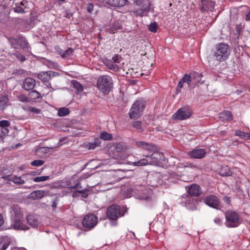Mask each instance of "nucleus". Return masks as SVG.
Returning <instances> with one entry per match:
<instances>
[{
    "instance_id": "nucleus-29",
    "label": "nucleus",
    "mask_w": 250,
    "mask_h": 250,
    "mask_svg": "<svg viewBox=\"0 0 250 250\" xmlns=\"http://www.w3.org/2000/svg\"><path fill=\"white\" fill-rule=\"evenodd\" d=\"M104 63L108 68L114 71L118 70V66L117 64L114 63L112 61L106 60L104 62Z\"/></svg>"
},
{
    "instance_id": "nucleus-62",
    "label": "nucleus",
    "mask_w": 250,
    "mask_h": 250,
    "mask_svg": "<svg viewBox=\"0 0 250 250\" xmlns=\"http://www.w3.org/2000/svg\"><path fill=\"white\" fill-rule=\"evenodd\" d=\"M245 20L247 21H250V9L246 14Z\"/></svg>"
},
{
    "instance_id": "nucleus-14",
    "label": "nucleus",
    "mask_w": 250,
    "mask_h": 250,
    "mask_svg": "<svg viewBox=\"0 0 250 250\" xmlns=\"http://www.w3.org/2000/svg\"><path fill=\"white\" fill-rule=\"evenodd\" d=\"M10 211L11 218L23 219V214L21 208L17 205H13Z\"/></svg>"
},
{
    "instance_id": "nucleus-21",
    "label": "nucleus",
    "mask_w": 250,
    "mask_h": 250,
    "mask_svg": "<svg viewBox=\"0 0 250 250\" xmlns=\"http://www.w3.org/2000/svg\"><path fill=\"white\" fill-rule=\"evenodd\" d=\"M45 191L42 190H38L32 192L29 195V198L36 200L42 198L45 195Z\"/></svg>"
},
{
    "instance_id": "nucleus-8",
    "label": "nucleus",
    "mask_w": 250,
    "mask_h": 250,
    "mask_svg": "<svg viewBox=\"0 0 250 250\" xmlns=\"http://www.w3.org/2000/svg\"><path fill=\"white\" fill-rule=\"evenodd\" d=\"M147 182L151 187H157L159 185H161L162 181L160 173L157 172L149 173L147 176Z\"/></svg>"
},
{
    "instance_id": "nucleus-4",
    "label": "nucleus",
    "mask_w": 250,
    "mask_h": 250,
    "mask_svg": "<svg viewBox=\"0 0 250 250\" xmlns=\"http://www.w3.org/2000/svg\"><path fill=\"white\" fill-rule=\"evenodd\" d=\"M226 217V226L229 228H235L241 224L240 217L238 213L234 211L229 210L225 213Z\"/></svg>"
},
{
    "instance_id": "nucleus-63",
    "label": "nucleus",
    "mask_w": 250,
    "mask_h": 250,
    "mask_svg": "<svg viewBox=\"0 0 250 250\" xmlns=\"http://www.w3.org/2000/svg\"><path fill=\"white\" fill-rule=\"evenodd\" d=\"M26 3H27V1H22L20 2L19 5H20V6H21V7H23L24 8L26 7L25 4Z\"/></svg>"
},
{
    "instance_id": "nucleus-13",
    "label": "nucleus",
    "mask_w": 250,
    "mask_h": 250,
    "mask_svg": "<svg viewBox=\"0 0 250 250\" xmlns=\"http://www.w3.org/2000/svg\"><path fill=\"white\" fill-rule=\"evenodd\" d=\"M58 74L57 72L52 71H43L38 74V78L43 82H48Z\"/></svg>"
},
{
    "instance_id": "nucleus-26",
    "label": "nucleus",
    "mask_w": 250,
    "mask_h": 250,
    "mask_svg": "<svg viewBox=\"0 0 250 250\" xmlns=\"http://www.w3.org/2000/svg\"><path fill=\"white\" fill-rule=\"evenodd\" d=\"M10 243L7 237L0 238V250H5L9 246Z\"/></svg>"
},
{
    "instance_id": "nucleus-64",
    "label": "nucleus",
    "mask_w": 250,
    "mask_h": 250,
    "mask_svg": "<svg viewBox=\"0 0 250 250\" xmlns=\"http://www.w3.org/2000/svg\"><path fill=\"white\" fill-rule=\"evenodd\" d=\"M4 223V219L2 215L0 214V226H2V225Z\"/></svg>"
},
{
    "instance_id": "nucleus-7",
    "label": "nucleus",
    "mask_w": 250,
    "mask_h": 250,
    "mask_svg": "<svg viewBox=\"0 0 250 250\" xmlns=\"http://www.w3.org/2000/svg\"><path fill=\"white\" fill-rule=\"evenodd\" d=\"M98 222V218L93 214L85 215L83 220V226L87 230H90L95 227Z\"/></svg>"
},
{
    "instance_id": "nucleus-57",
    "label": "nucleus",
    "mask_w": 250,
    "mask_h": 250,
    "mask_svg": "<svg viewBox=\"0 0 250 250\" xmlns=\"http://www.w3.org/2000/svg\"><path fill=\"white\" fill-rule=\"evenodd\" d=\"M70 188L72 189L82 188V186L81 183L80 182H78L75 185L71 186L70 187Z\"/></svg>"
},
{
    "instance_id": "nucleus-9",
    "label": "nucleus",
    "mask_w": 250,
    "mask_h": 250,
    "mask_svg": "<svg viewBox=\"0 0 250 250\" xmlns=\"http://www.w3.org/2000/svg\"><path fill=\"white\" fill-rule=\"evenodd\" d=\"M182 202L185 204L187 208L194 210L197 208L198 202L196 199L188 195H184L182 197Z\"/></svg>"
},
{
    "instance_id": "nucleus-48",
    "label": "nucleus",
    "mask_w": 250,
    "mask_h": 250,
    "mask_svg": "<svg viewBox=\"0 0 250 250\" xmlns=\"http://www.w3.org/2000/svg\"><path fill=\"white\" fill-rule=\"evenodd\" d=\"M73 49L72 48H69L67 50L64 51V53L62 55V58H67L73 53Z\"/></svg>"
},
{
    "instance_id": "nucleus-1",
    "label": "nucleus",
    "mask_w": 250,
    "mask_h": 250,
    "mask_svg": "<svg viewBox=\"0 0 250 250\" xmlns=\"http://www.w3.org/2000/svg\"><path fill=\"white\" fill-rule=\"evenodd\" d=\"M229 46L224 43L216 44L215 50L213 52V57L220 62L226 60L229 55Z\"/></svg>"
},
{
    "instance_id": "nucleus-12",
    "label": "nucleus",
    "mask_w": 250,
    "mask_h": 250,
    "mask_svg": "<svg viewBox=\"0 0 250 250\" xmlns=\"http://www.w3.org/2000/svg\"><path fill=\"white\" fill-rule=\"evenodd\" d=\"M206 154V150L203 148H195L188 152V156L192 159H200L204 158Z\"/></svg>"
},
{
    "instance_id": "nucleus-60",
    "label": "nucleus",
    "mask_w": 250,
    "mask_h": 250,
    "mask_svg": "<svg viewBox=\"0 0 250 250\" xmlns=\"http://www.w3.org/2000/svg\"><path fill=\"white\" fill-rule=\"evenodd\" d=\"M97 146V143H90L89 145V149H94Z\"/></svg>"
},
{
    "instance_id": "nucleus-47",
    "label": "nucleus",
    "mask_w": 250,
    "mask_h": 250,
    "mask_svg": "<svg viewBox=\"0 0 250 250\" xmlns=\"http://www.w3.org/2000/svg\"><path fill=\"white\" fill-rule=\"evenodd\" d=\"M246 133L241 131L239 130H237L235 131V134L236 136L240 137L241 139H245L246 137Z\"/></svg>"
},
{
    "instance_id": "nucleus-27",
    "label": "nucleus",
    "mask_w": 250,
    "mask_h": 250,
    "mask_svg": "<svg viewBox=\"0 0 250 250\" xmlns=\"http://www.w3.org/2000/svg\"><path fill=\"white\" fill-rule=\"evenodd\" d=\"M9 99L7 96L0 97V111L3 110L8 105Z\"/></svg>"
},
{
    "instance_id": "nucleus-33",
    "label": "nucleus",
    "mask_w": 250,
    "mask_h": 250,
    "mask_svg": "<svg viewBox=\"0 0 250 250\" xmlns=\"http://www.w3.org/2000/svg\"><path fill=\"white\" fill-rule=\"evenodd\" d=\"M22 108L24 110L33 112L37 114H40L41 113L40 109L34 107L27 106L25 107H23Z\"/></svg>"
},
{
    "instance_id": "nucleus-51",
    "label": "nucleus",
    "mask_w": 250,
    "mask_h": 250,
    "mask_svg": "<svg viewBox=\"0 0 250 250\" xmlns=\"http://www.w3.org/2000/svg\"><path fill=\"white\" fill-rule=\"evenodd\" d=\"M10 125V123L6 120H2L0 121V127L6 128Z\"/></svg>"
},
{
    "instance_id": "nucleus-32",
    "label": "nucleus",
    "mask_w": 250,
    "mask_h": 250,
    "mask_svg": "<svg viewBox=\"0 0 250 250\" xmlns=\"http://www.w3.org/2000/svg\"><path fill=\"white\" fill-rule=\"evenodd\" d=\"M71 83L73 87L77 89L78 91L81 92L83 90V87L82 85L78 81L76 80H73L71 82Z\"/></svg>"
},
{
    "instance_id": "nucleus-18",
    "label": "nucleus",
    "mask_w": 250,
    "mask_h": 250,
    "mask_svg": "<svg viewBox=\"0 0 250 250\" xmlns=\"http://www.w3.org/2000/svg\"><path fill=\"white\" fill-rule=\"evenodd\" d=\"M36 85V81L31 78H26L23 83L22 87L26 90H30L33 89Z\"/></svg>"
},
{
    "instance_id": "nucleus-52",
    "label": "nucleus",
    "mask_w": 250,
    "mask_h": 250,
    "mask_svg": "<svg viewBox=\"0 0 250 250\" xmlns=\"http://www.w3.org/2000/svg\"><path fill=\"white\" fill-rule=\"evenodd\" d=\"M120 29V25H119V24L118 23H114L112 24L111 26V30L113 33H114V31H116V30Z\"/></svg>"
},
{
    "instance_id": "nucleus-15",
    "label": "nucleus",
    "mask_w": 250,
    "mask_h": 250,
    "mask_svg": "<svg viewBox=\"0 0 250 250\" xmlns=\"http://www.w3.org/2000/svg\"><path fill=\"white\" fill-rule=\"evenodd\" d=\"M188 193L190 196L198 197L202 193V190L201 187L197 184H192L188 189Z\"/></svg>"
},
{
    "instance_id": "nucleus-56",
    "label": "nucleus",
    "mask_w": 250,
    "mask_h": 250,
    "mask_svg": "<svg viewBox=\"0 0 250 250\" xmlns=\"http://www.w3.org/2000/svg\"><path fill=\"white\" fill-rule=\"evenodd\" d=\"M134 1L137 5H140L142 4H144V5L148 2L147 1H145L144 0H134Z\"/></svg>"
},
{
    "instance_id": "nucleus-38",
    "label": "nucleus",
    "mask_w": 250,
    "mask_h": 250,
    "mask_svg": "<svg viewBox=\"0 0 250 250\" xmlns=\"http://www.w3.org/2000/svg\"><path fill=\"white\" fill-rule=\"evenodd\" d=\"M148 164V161L146 159H142L134 163V165L137 166H146Z\"/></svg>"
},
{
    "instance_id": "nucleus-10",
    "label": "nucleus",
    "mask_w": 250,
    "mask_h": 250,
    "mask_svg": "<svg viewBox=\"0 0 250 250\" xmlns=\"http://www.w3.org/2000/svg\"><path fill=\"white\" fill-rule=\"evenodd\" d=\"M11 223L8 227L9 229H14L15 230H26L29 229V228L23 223V219L21 218H11Z\"/></svg>"
},
{
    "instance_id": "nucleus-46",
    "label": "nucleus",
    "mask_w": 250,
    "mask_h": 250,
    "mask_svg": "<svg viewBox=\"0 0 250 250\" xmlns=\"http://www.w3.org/2000/svg\"><path fill=\"white\" fill-rule=\"evenodd\" d=\"M31 97H33L34 99H38L41 98V94L36 90H33L29 93Z\"/></svg>"
},
{
    "instance_id": "nucleus-22",
    "label": "nucleus",
    "mask_w": 250,
    "mask_h": 250,
    "mask_svg": "<svg viewBox=\"0 0 250 250\" xmlns=\"http://www.w3.org/2000/svg\"><path fill=\"white\" fill-rule=\"evenodd\" d=\"M2 178L4 179L13 182L14 183L17 185H22L25 183L24 180L22 179L21 177L17 176L16 175L12 176H7L6 177H3Z\"/></svg>"
},
{
    "instance_id": "nucleus-37",
    "label": "nucleus",
    "mask_w": 250,
    "mask_h": 250,
    "mask_svg": "<svg viewBox=\"0 0 250 250\" xmlns=\"http://www.w3.org/2000/svg\"><path fill=\"white\" fill-rule=\"evenodd\" d=\"M14 11L18 13H24V8L20 6V5L15 4V6L13 8Z\"/></svg>"
},
{
    "instance_id": "nucleus-41",
    "label": "nucleus",
    "mask_w": 250,
    "mask_h": 250,
    "mask_svg": "<svg viewBox=\"0 0 250 250\" xmlns=\"http://www.w3.org/2000/svg\"><path fill=\"white\" fill-rule=\"evenodd\" d=\"M17 98L19 101L22 102H28L29 100L24 94H20L17 96Z\"/></svg>"
},
{
    "instance_id": "nucleus-23",
    "label": "nucleus",
    "mask_w": 250,
    "mask_h": 250,
    "mask_svg": "<svg viewBox=\"0 0 250 250\" xmlns=\"http://www.w3.org/2000/svg\"><path fill=\"white\" fill-rule=\"evenodd\" d=\"M127 2V0H107L108 4L114 7L124 6Z\"/></svg>"
},
{
    "instance_id": "nucleus-31",
    "label": "nucleus",
    "mask_w": 250,
    "mask_h": 250,
    "mask_svg": "<svg viewBox=\"0 0 250 250\" xmlns=\"http://www.w3.org/2000/svg\"><path fill=\"white\" fill-rule=\"evenodd\" d=\"M181 80L184 83H186L189 87L191 86V82H192L191 74H185Z\"/></svg>"
},
{
    "instance_id": "nucleus-28",
    "label": "nucleus",
    "mask_w": 250,
    "mask_h": 250,
    "mask_svg": "<svg viewBox=\"0 0 250 250\" xmlns=\"http://www.w3.org/2000/svg\"><path fill=\"white\" fill-rule=\"evenodd\" d=\"M27 223L33 227H36L38 225V220L33 215H29L26 217Z\"/></svg>"
},
{
    "instance_id": "nucleus-24",
    "label": "nucleus",
    "mask_w": 250,
    "mask_h": 250,
    "mask_svg": "<svg viewBox=\"0 0 250 250\" xmlns=\"http://www.w3.org/2000/svg\"><path fill=\"white\" fill-rule=\"evenodd\" d=\"M191 76L192 78V81L194 84L203 83L204 80H202L203 75L198 72H194L191 73Z\"/></svg>"
},
{
    "instance_id": "nucleus-55",
    "label": "nucleus",
    "mask_w": 250,
    "mask_h": 250,
    "mask_svg": "<svg viewBox=\"0 0 250 250\" xmlns=\"http://www.w3.org/2000/svg\"><path fill=\"white\" fill-rule=\"evenodd\" d=\"M93 8H94V5L92 3H88L87 7V11L89 13H92L93 11Z\"/></svg>"
},
{
    "instance_id": "nucleus-53",
    "label": "nucleus",
    "mask_w": 250,
    "mask_h": 250,
    "mask_svg": "<svg viewBox=\"0 0 250 250\" xmlns=\"http://www.w3.org/2000/svg\"><path fill=\"white\" fill-rule=\"evenodd\" d=\"M184 83L181 80L178 83L177 87V92H181V89L184 87Z\"/></svg>"
},
{
    "instance_id": "nucleus-20",
    "label": "nucleus",
    "mask_w": 250,
    "mask_h": 250,
    "mask_svg": "<svg viewBox=\"0 0 250 250\" xmlns=\"http://www.w3.org/2000/svg\"><path fill=\"white\" fill-rule=\"evenodd\" d=\"M150 5L149 2H147V3L144 4V6H143L142 8L134 11V13L136 15L141 17L147 16L150 10Z\"/></svg>"
},
{
    "instance_id": "nucleus-34",
    "label": "nucleus",
    "mask_w": 250,
    "mask_h": 250,
    "mask_svg": "<svg viewBox=\"0 0 250 250\" xmlns=\"http://www.w3.org/2000/svg\"><path fill=\"white\" fill-rule=\"evenodd\" d=\"M50 178V177L49 176H39L36 177L33 179V180L34 182L38 183L41 182H43L47 181L49 180Z\"/></svg>"
},
{
    "instance_id": "nucleus-40",
    "label": "nucleus",
    "mask_w": 250,
    "mask_h": 250,
    "mask_svg": "<svg viewBox=\"0 0 250 250\" xmlns=\"http://www.w3.org/2000/svg\"><path fill=\"white\" fill-rule=\"evenodd\" d=\"M115 149L117 152H122L125 150V147L122 144H117L115 146Z\"/></svg>"
},
{
    "instance_id": "nucleus-2",
    "label": "nucleus",
    "mask_w": 250,
    "mask_h": 250,
    "mask_svg": "<svg viewBox=\"0 0 250 250\" xmlns=\"http://www.w3.org/2000/svg\"><path fill=\"white\" fill-rule=\"evenodd\" d=\"M97 86L98 89L104 94H108L113 88L112 78L108 75H103L97 80Z\"/></svg>"
},
{
    "instance_id": "nucleus-44",
    "label": "nucleus",
    "mask_w": 250,
    "mask_h": 250,
    "mask_svg": "<svg viewBox=\"0 0 250 250\" xmlns=\"http://www.w3.org/2000/svg\"><path fill=\"white\" fill-rule=\"evenodd\" d=\"M149 30L150 31L155 33L157 31L158 26L155 22L151 23L149 26Z\"/></svg>"
},
{
    "instance_id": "nucleus-45",
    "label": "nucleus",
    "mask_w": 250,
    "mask_h": 250,
    "mask_svg": "<svg viewBox=\"0 0 250 250\" xmlns=\"http://www.w3.org/2000/svg\"><path fill=\"white\" fill-rule=\"evenodd\" d=\"M9 130L7 128L0 127V138L7 135Z\"/></svg>"
},
{
    "instance_id": "nucleus-59",
    "label": "nucleus",
    "mask_w": 250,
    "mask_h": 250,
    "mask_svg": "<svg viewBox=\"0 0 250 250\" xmlns=\"http://www.w3.org/2000/svg\"><path fill=\"white\" fill-rule=\"evenodd\" d=\"M89 177V175L88 174H83L82 176H81L80 178H79V180L81 181V180H83V179H85L88 177Z\"/></svg>"
},
{
    "instance_id": "nucleus-50",
    "label": "nucleus",
    "mask_w": 250,
    "mask_h": 250,
    "mask_svg": "<svg viewBox=\"0 0 250 250\" xmlns=\"http://www.w3.org/2000/svg\"><path fill=\"white\" fill-rule=\"evenodd\" d=\"M132 126L137 129H140L142 127V123L140 121L133 122Z\"/></svg>"
},
{
    "instance_id": "nucleus-3",
    "label": "nucleus",
    "mask_w": 250,
    "mask_h": 250,
    "mask_svg": "<svg viewBox=\"0 0 250 250\" xmlns=\"http://www.w3.org/2000/svg\"><path fill=\"white\" fill-rule=\"evenodd\" d=\"M106 215L109 219L113 221L112 225H116V221L118 218L124 216V213L119 206L113 204L107 208Z\"/></svg>"
},
{
    "instance_id": "nucleus-5",
    "label": "nucleus",
    "mask_w": 250,
    "mask_h": 250,
    "mask_svg": "<svg viewBox=\"0 0 250 250\" xmlns=\"http://www.w3.org/2000/svg\"><path fill=\"white\" fill-rule=\"evenodd\" d=\"M145 107V102L144 101H136L130 109L129 117L132 119L139 118L142 115Z\"/></svg>"
},
{
    "instance_id": "nucleus-43",
    "label": "nucleus",
    "mask_w": 250,
    "mask_h": 250,
    "mask_svg": "<svg viewBox=\"0 0 250 250\" xmlns=\"http://www.w3.org/2000/svg\"><path fill=\"white\" fill-rule=\"evenodd\" d=\"M42 169H43V168H42L41 169L38 170L37 171H31L29 173L23 174L22 176V177H23V178H25V176H27L28 175H32V176H35V175H39L42 172Z\"/></svg>"
},
{
    "instance_id": "nucleus-58",
    "label": "nucleus",
    "mask_w": 250,
    "mask_h": 250,
    "mask_svg": "<svg viewBox=\"0 0 250 250\" xmlns=\"http://www.w3.org/2000/svg\"><path fill=\"white\" fill-rule=\"evenodd\" d=\"M214 222L218 225H221L222 224V220L219 217L215 218L214 220Z\"/></svg>"
},
{
    "instance_id": "nucleus-25",
    "label": "nucleus",
    "mask_w": 250,
    "mask_h": 250,
    "mask_svg": "<svg viewBox=\"0 0 250 250\" xmlns=\"http://www.w3.org/2000/svg\"><path fill=\"white\" fill-rule=\"evenodd\" d=\"M219 118L223 121H230L232 120V114L229 111H224L220 113Z\"/></svg>"
},
{
    "instance_id": "nucleus-19",
    "label": "nucleus",
    "mask_w": 250,
    "mask_h": 250,
    "mask_svg": "<svg viewBox=\"0 0 250 250\" xmlns=\"http://www.w3.org/2000/svg\"><path fill=\"white\" fill-rule=\"evenodd\" d=\"M146 157L147 158L149 157L151 159V161L150 162V163L157 165L163 160L164 156L163 153L155 152L150 155H146Z\"/></svg>"
},
{
    "instance_id": "nucleus-36",
    "label": "nucleus",
    "mask_w": 250,
    "mask_h": 250,
    "mask_svg": "<svg viewBox=\"0 0 250 250\" xmlns=\"http://www.w3.org/2000/svg\"><path fill=\"white\" fill-rule=\"evenodd\" d=\"M100 138L104 140H110L112 139V135L111 134L104 131L101 134Z\"/></svg>"
},
{
    "instance_id": "nucleus-11",
    "label": "nucleus",
    "mask_w": 250,
    "mask_h": 250,
    "mask_svg": "<svg viewBox=\"0 0 250 250\" xmlns=\"http://www.w3.org/2000/svg\"><path fill=\"white\" fill-rule=\"evenodd\" d=\"M204 202L208 206L215 209H218L220 206L219 198L214 195H209L204 198Z\"/></svg>"
},
{
    "instance_id": "nucleus-61",
    "label": "nucleus",
    "mask_w": 250,
    "mask_h": 250,
    "mask_svg": "<svg viewBox=\"0 0 250 250\" xmlns=\"http://www.w3.org/2000/svg\"><path fill=\"white\" fill-rule=\"evenodd\" d=\"M224 200L228 204H229L230 203V202H231L230 199V197H227V196H225V197H224Z\"/></svg>"
},
{
    "instance_id": "nucleus-35",
    "label": "nucleus",
    "mask_w": 250,
    "mask_h": 250,
    "mask_svg": "<svg viewBox=\"0 0 250 250\" xmlns=\"http://www.w3.org/2000/svg\"><path fill=\"white\" fill-rule=\"evenodd\" d=\"M44 63L47 65L48 67H49L50 68H56L57 66H58V64L57 63L54 62H52V61H49V60H46L44 62Z\"/></svg>"
},
{
    "instance_id": "nucleus-39",
    "label": "nucleus",
    "mask_w": 250,
    "mask_h": 250,
    "mask_svg": "<svg viewBox=\"0 0 250 250\" xmlns=\"http://www.w3.org/2000/svg\"><path fill=\"white\" fill-rule=\"evenodd\" d=\"M225 171L223 172V169L221 170L220 174L223 176H229L231 175V172L229 170V167L227 166H226L224 167Z\"/></svg>"
},
{
    "instance_id": "nucleus-17",
    "label": "nucleus",
    "mask_w": 250,
    "mask_h": 250,
    "mask_svg": "<svg viewBox=\"0 0 250 250\" xmlns=\"http://www.w3.org/2000/svg\"><path fill=\"white\" fill-rule=\"evenodd\" d=\"M214 7V2L211 0H202L201 9L204 11H212Z\"/></svg>"
},
{
    "instance_id": "nucleus-54",
    "label": "nucleus",
    "mask_w": 250,
    "mask_h": 250,
    "mask_svg": "<svg viewBox=\"0 0 250 250\" xmlns=\"http://www.w3.org/2000/svg\"><path fill=\"white\" fill-rule=\"evenodd\" d=\"M121 57L119 56L118 55H114L113 58L112 60L114 62L119 63L121 61Z\"/></svg>"
},
{
    "instance_id": "nucleus-42",
    "label": "nucleus",
    "mask_w": 250,
    "mask_h": 250,
    "mask_svg": "<svg viewBox=\"0 0 250 250\" xmlns=\"http://www.w3.org/2000/svg\"><path fill=\"white\" fill-rule=\"evenodd\" d=\"M44 163L43 160H36L31 163V165L34 167H40L42 166Z\"/></svg>"
},
{
    "instance_id": "nucleus-16",
    "label": "nucleus",
    "mask_w": 250,
    "mask_h": 250,
    "mask_svg": "<svg viewBox=\"0 0 250 250\" xmlns=\"http://www.w3.org/2000/svg\"><path fill=\"white\" fill-rule=\"evenodd\" d=\"M135 145L138 147L144 150L152 152L155 150V146L151 143H148L143 141H137Z\"/></svg>"
},
{
    "instance_id": "nucleus-49",
    "label": "nucleus",
    "mask_w": 250,
    "mask_h": 250,
    "mask_svg": "<svg viewBox=\"0 0 250 250\" xmlns=\"http://www.w3.org/2000/svg\"><path fill=\"white\" fill-rule=\"evenodd\" d=\"M14 55L21 62H22L26 60V58L24 56L21 55L19 52H17L14 54Z\"/></svg>"
},
{
    "instance_id": "nucleus-30",
    "label": "nucleus",
    "mask_w": 250,
    "mask_h": 250,
    "mask_svg": "<svg viewBox=\"0 0 250 250\" xmlns=\"http://www.w3.org/2000/svg\"><path fill=\"white\" fill-rule=\"evenodd\" d=\"M69 113V110L68 108L63 107L59 108L58 110V115L60 117H63L68 115Z\"/></svg>"
},
{
    "instance_id": "nucleus-6",
    "label": "nucleus",
    "mask_w": 250,
    "mask_h": 250,
    "mask_svg": "<svg viewBox=\"0 0 250 250\" xmlns=\"http://www.w3.org/2000/svg\"><path fill=\"white\" fill-rule=\"evenodd\" d=\"M191 109L187 107L179 109L172 116L175 120H184L189 118L192 115Z\"/></svg>"
}]
</instances>
